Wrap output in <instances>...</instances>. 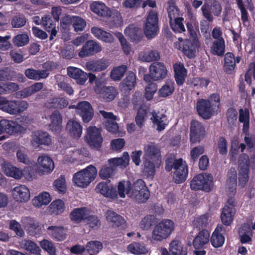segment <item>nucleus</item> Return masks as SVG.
I'll use <instances>...</instances> for the list:
<instances>
[{
	"mask_svg": "<svg viewBox=\"0 0 255 255\" xmlns=\"http://www.w3.org/2000/svg\"><path fill=\"white\" fill-rule=\"evenodd\" d=\"M255 230V221L250 220L245 223L239 229V233L241 238V242L243 244L249 243L251 241L252 233Z\"/></svg>",
	"mask_w": 255,
	"mask_h": 255,
	"instance_id": "a211bd4d",
	"label": "nucleus"
},
{
	"mask_svg": "<svg viewBox=\"0 0 255 255\" xmlns=\"http://www.w3.org/2000/svg\"><path fill=\"white\" fill-rule=\"evenodd\" d=\"M174 84L170 81H167L159 90V95L166 97L171 95L174 91Z\"/></svg>",
	"mask_w": 255,
	"mask_h": 255,
	"instance_id": "e2e57ef3",
	"label": "nucleus"
},
{
	"mask_svg": "<svg viewBox=\"0 0 255 255\" xmlns=\"http://www.w3.org/2000/svg\"><path fill=\"white\" fill-rule=\"evenodd\" d=\"M150 119L153 123L157 126V129L158 131L165 128L167 125V119L164 115L154 111L152 113V117Z\"/></svg>",
	"mask_w": 255,
	"mask_h": 255,
	"instance_id": "a18cd8bd",
	"label": "nucleus"
},
{
	"mask_svg": "<svg viewBox=\"0 0 255 255\" xmlns=\"http://www.w3.org/2000/svg\"><path fill=\"white\" fill-rule=\"evenodd\" d=\"M250 112L247 109H241L239 111V121L243 123V131L247 133L249 128Z\"/></svg>",
	"mask_w": 255,
	"mask_h": 255,
	"instance_id": "bf43d9fd",
	"label": "nucleus"
},
{
	"mask_svg": "<svg viewBox=\"0 0 255 255\" xmlns=\"http://www.w3.org/2000/svg\"><path fill=\"white\" fill-rule=\"evenodd\" d=\"M100 113L106 120L105 126L107 130L112 133H116L118 129V126L116 123V117L112 113L100 111Z\"/></svg>",
	"mask_w": 255,
	"mask_h": 255,
	"instance_id": "bb28decb",
	"label": "nucleus"
},
{
	"mask_svg": "<svg viewBox=\"0 0 255 255\" xmlns=\"http://www.w3.org/2000/svg\"><path fill=\"white\" fill-rule=\"evenodd\" d=\"M95 91L97 94L100 95V97L108 101L114 100L118 94L117 90L113 87L99 88L98 81H96Z\"/></svg>",
	"mask_w": 255,
	"mask_h": 255,
	"instance_id": "cd10ccee",
	"label": "nucleus"
},
{
	"mask_svg": "<svg viewBox=\"0 0 255 255\" xmlns=\"http://www.w3.org/2000/svg\"><path fill=\"white\" fill-rule=\"evenodd\" d=\"M47 231L48 235L57 241H62L67 236L66 230L62 226H49Z\"/></svg>",
	"mask_w": 255,
	"mask_h": 255,
	"instance_id": "c756f323",
	"label": "nucleus"
},
{
	"mask_svg": "<svg viewBox=\"0 0 255 255\" xmlns=\"http://www.w3.org/2000/svg\"><path fill=\"white\" fill-rule=\"evenodd\" d=\"M128 250L131 253L140 255H144L148 252V250L143 243L134 242L128 246Z\"/></svg>",
	"mask_w": 255,
	"mask_h": 255,
	"instance_id": "603ef678",
	"label": "nucleus"
},
{
	"mask_svg": "<svg viewBox=\"0 0 255 255\" xmlns=\"http://www.w3.org/2000/svg\"><path fill=\"white\" fill-rule=\"evenodd\" d=\"M20 246L28 252L39 255L40 254V249L39 247L34 242L28 240H22L20 243Z\"/></svg>",
	"mask_w": 255,
	"mask_h": 255,
	"instance_id": "4d7b16f0",
	"label": "nucleus"
},
{
	"mask_svg": "<svg viewBox=\"0 0 255 255\" xmlns=\"http://www.w3.org/2000/svg\"><path fill=\"white\" fill-rule=\"evenodd\" d=\"M21 223L25 229L29 232L33 233L38 230L39 224L33 218L25 217L21 220Z\"/></svg>",
	"mask_w": 255,
	"mask_h": 255,
	"instance_id": "864d4df0",
	"label": "nucleus"
},
{
	"mask_svg": "<svg viewBox=\"0 0 255 255\" xmlns=\"http://www.w3.org/2000/svg\"><path fill=\"white\" fill-rule=\"evenodd\" d=\"M213 177L211 174L203 173L195 176L191 180L190 187L192 190H202L207 192L213 187Z\"/></svg>",
	"mask_w": 255,
	"mask_h": 255,
	"instance_id": "39448f33",
	"label": "nucleus"
},
{
	"mask_svg": "<svg viewBox=\"0 0 255 255\" xmlns=\"http://www.w3.org/2000/svg\"><path fill=\"white\" fill-rule=\"evenodd\" d=\"M183 21V18L180 17L170 19L171 27L175 32L181 33L185 31Z\"/></svg>",
	"mask_w": 255,
	"mask_h": 255,
	"instance_id": "69168bd1",
	"label": "nucleus"
},
{
	"mask_svg": "<svg viewBox=\"0 0 255 255\" xmlns=\"http://www.w3.org/2000/svg\"><path fill=\"white\" fill-rule=\"evenodd\" d=\"M41 24L48 32L50 33V39L52 40L57 34L56 24L48 15H45L41 18Z\"/></svg>",
	"mask_w": 255,
	"mask_h": 255,
	"instance_id": "e433bc0d",
	"label": "nucleus"
},
{
	"mask_svg": "<svg viewBox=\"0 0 255 255\" xmlns=\"http://www.w3.org/2000/svg\"><path fill=\"white\" fill-rule=\"evenodd\" d=\"M220 98L218 94H213L208 100L197 101L196 109L199 115L204 119H208L219 112Z\"/></svg>",
	"mask_w": 255,
	"mask_h": 255,
	"instance_id": "f03ea898",
	"label": "nucleus"
},
{
	"mask_svg": "<svg viewBox=\"0 0 255 255\" xmlns=\"http://www.w3.org/2000/svg\"><path fill=\"white\" fill-rule=\"evenodd\" d=\"M175 48L181 50L184 54L189 58H192L195 56L197 48L199 47V43L198 39L183 40L179 38L178 41L174 43Z\"/></svg>",
	"mask_w": 255,
	"mask_h": 255,
	"instance_id": "0eeeda50",
	"label": "nucleus"
},
{
	"mask_svg": "<svg viewBox=\"0 0 255 255\" xmlns=\"http://www.w3.org/2000/svg\"><path fill=\"white\" fill-rule=\"evenodd\" d=\"M169 250L172 255H187V251L184 248L180 241L173 240L169 244Z\"/></svg>",
	"mask_w": 255,
	"mask_h": 255,
	"instance_id": "3c124183",
	"label": "nucleus"
},
{
	"mask_svg": "<svg viewBox=\"0 0 255 255\" xmlns=\"http://www.w3.org/2000/svg\"><path fill=\"white\" fill-rule=\"evenodd\" d=\"M211 220L209 214H204L195 217L193 221V225L196 228H202L206 227Z\"/></svg>",
	"mask_w": 255,
	"mask_h": 255,
	"instance_id": "6e6d98bb",
	"label": "nucleus"
},
{
	"mask_svg": "<svg viewBox=\"0 0 255 255\" xmlns=\"http://www.w3.org/2000/svg\"><path fill=\"white\" fill-rule=\"evenodd\" d=\"M147 117V111L145 105H141L138 110L135 120L136 125L140 128L142 127Z\"/></svg>",
	"mask_w": 255,
	"mask_h": 255,
	"instance_id": "0e129e2a",
	"label": "nucleus"
},
{
	"mask_svg": "<svg viewBox=\"0 0 255 255\" xmlns=\"http://www.w3.org/2000/svg\"><path fill=\"white\" fill-rule=\"evenodd\" d=\"M25 75L30 79L39 80L40 79L46 78L48 73L46 70H35L33 69H28L25 70Z\"/></svg>",
	"mask_w": 255,
	"mask_h": 255,
	"instance_id": "5fc2aeb1",
	"label": "nucleus"
},
{
	"mask_svg": "<svg viewBox=\"0 0 255 255\" xmlns=\"http://www.w3.org/2000/svg\"><path fill=\"white\" fill-rule=\"evenodd\" d=\"M237 172L235 168H231L227 175L225 185L227 195H235L237 189Z\"/></svg>",
	"mask_w": 255,
	"mask_h": 255,
	"instance_id": "aec40b11",
	"label": "nucleus"
},
{
	"mask_svg": "<svg viewBox=\"0 0 255 255\" xmlns=\"http://www.w3.org/2000/svg\"><path fill=\"white\" fill-rule=\"evenodd\" d=\"M236 214V209L233 207H229L225 205L223 208L221 215V218L223 224L226 226H229L234 220Z\"/></svg>",
	"mask_w": 255,
	"mask_h": 255,
	"instance_id": "a19ab883",
	"label": "nucleus"
},
{
	"mask_svg": "<svg viewBox=\"0 0 255 255\" xmlns=\"http://www.w3.org/2000/svg\"><path fill=\"white\" fill-rule=\"evenodd\" d=\"M1 168L7 176L12 177L17 180L21 179V169L5 161L1 164Z\"/></svg>",
	"mask_w": 255,
	"mask_h": 255,
	"instance_id": "393cba45",
	"label": "nucleus"
},
{
	"mask_svg": "<svg viewBox=\"0 0 255 255\" xmlns=\"http://www.w3.org/2000/svg\"><path fill=\"white\" fill-rule=\"evenodd\" d=\"M31 143L32 146L36 148L40 145H50L51 143V138L46 132L37 131L33 133Z\"/></svg>",
	"mask_w": 255,
	"mask_h": 255,
	"instance_id": "6ab92c4d",
	"label": "nucleus"
},
{
	"mask_svg": "<svg viewBox=\"0 0 255 255\" xmlns=\"http://www.w3.org/2000/svg\"><path fill=\"white\" fill-rule=\"evenodd\" d=\"M65 208L64 201L61 199H56L50 203L47 210L50 214L58 215L62 214L64 211Z\"/></svg>",
	"mask_w": 255,
	"mask_h": 255,
	"instance_id": "49530a36",
	"label": "nucleus"
},
{
	"mask_svg": "<svg viewBox=\"0 0 255 255\" xmlns=\"http://www.w3.org/2000/svg\"><path fill=\"white\" fill-rule=\"evenodd\" d=\"M67 71L68 75L75 79L78 85H84L88 78V74L86 72L75 67H68Z\"/></svg>",
	"mask_w": 255,
	"mask_h": 255,
	"instance_id": "b1692460",
	"label": "nucleus"
},
{
	"mask_svg": "<svg viewBox=\"0 0 255 255\" xmlns=\"http://www.w3.org/2000/svg\"><path fill=\"white\" fill-rule=\"evenodd\" d=\"M235 67V59L233 53H227L225 57L224 69L225 71L231 74L234 71Z\"/></svg>",
	"mask_w": 255,
	"mask_h": 255,
	"instance_id": "13d9d810",
	"label": "nucleus"
},
{
	"mask_svg": "<svg viewBox=\"0 0 255 255\" xmlns=\"http://www.w3.org/2000/svg\"><path fill=\"white\" fill-rule=\"evenodd\" d=\"M141 191L143 193V197H145L147 195V187L146 186L144 182L141 179H138L136 180L131 185L130 192L129 194V197L133 199L134 196L137 195L138 192Z\"/></svg>",
	"mask_w": 255,
	"mask_h": 255,
	"instance_id": "ea45409f",
	"label": "nucleus"
},
{
	"mask_svg": "<svg viewBox=\"0 0 255 255\" xmlns=\"http://www.w3.org/2000/svg\"><path fill=\"white\" fill-rule=\"evenodd\" d=\"M149 74H145L143 79L146 82H150L151 80L158 81L164 79L167 74V70L163 63L154 62L149 68Z\"/></svg>",
	"mask_w": 255,
	"mask_h": 255,
	"instance_id": "423d86ee",
	"label": "nucleus"
},
{
	"mask_svg": "<svg viewBox=\"0 0 255 255\" xmlns=\"http://www.w3.org/2000/svg\"><path fill=\"white\" fill-rule=\"evenodd\" d=\"M85 140L91 147L100 148L103 142L101 130L96 127L90 126L86 129Z\"/></svg>",
	"mask_w": 255,
	"mask_h": 255,
	"instance_id": "f8f14e48",
	"label": "nucleus"
},
{
	"mask_svg": "<svg viewBox=\"0 0 255 255\" xmlns=\"http://www.w3.org/2000/svg\"><path fill=\"white\" fill-rule=\"evenodd\" d=\"M97 175V170L93 165L76 172L72 181L75 185L81 188H86L93 181Z\"/></svg>",
	"mask_w": 255,
	"mask_h": 255,
	"instance_id": "20e7f679",
	"label": "nucleus"
},
{
	"mask_svg": "<svg viewBox=\"0 0 255 255\" xmlns=\"http://www.w3.org/2000/svg\"><path fill=\"white\" fill-rule=\"evenodd\" d=\"M210 234L207 230H202L199 233L194 239L193 246L196 250L204 248L205 246L209 243Z\"/></svg>",
	"mask_w": 255,
	"mask_h": 255,
	"instance_id": "72a5a7b5",
	"label": "nucleus"
},
{
	"mask_svg": "<svg viewBox=\"0 0 255 255\" xmlns=\"http://www.w3.org/2000/svg\"><path fill=\"white\" fill-rule=\"evenodd\" d=\"M72 25L75 31H82L86 26V22L85 19L79 16H73Z\"/></svg>",
	"mask_w": 255,
	"mask_h": 255,
	"instance_id": "774afa93",
	"label": "nucleus"
},
{
	"mask_svg": "<svg viewBox=\"0 0 255 255\" xmlns=\"http://www.w3.org/2000/svg\"><path fill=\"white\" fill-rule=\"evenodd\" d=\"M91 32L98 39L107 43H112L114 40L113 36L101 28L94 27L91 28Z\"/></svg>",
	"mask_w": 255,
	"mask_h": 255,
	"instance_id": "c03bdc74",
	"label": "nucleus"
},
{
	"mask_svg": "<svg viewBox=\"0 0 255 255\" xmlns=\"http://www.w3.org/2000/svg\"><path fill=\"white\" fill-rule=\"evenodd\" d=\"M201 10L204 17L211 22L214 19L213 15L219 16L222 12V6L216 0H211L209 2H205L202 6Z\"/></svg>",
	"mask_w": 255,
	"mask_h": 255,
	"instance_id": "9b49d317",
	"label": "nucleus"
},
{
	"mask_svg": "<svg viewBox=\"0 0 255 255\" xmlns=\"http://www.w3.org/2000/svg\"><path fill=\"white\" fill-rule=\"evenodd\" d=\"M250 161L248 155L243 154L239 160L238 183L240 188H244L246 186L249 179Z\"/></svg>",
	"mask_w": 255,
	"mask_h": 255,
	"instance_id": "6e6552de",
	"label": "nucleus"
},
{
	"mask_svg": "<svg viewBox=\"0 0 255 255\" xmlns=\"http://www.w3.org/2000/svg\"><path fill=\"white\" fill-rule=\"evenodd\" d=\"M136 85V76L133 72H128L126 77L121 84L123 91H128L134 88Z\"/></svg>",
	"mask_w": 255,
	"mask_h": 255,
	"instance_id": "de8ad7c7",
	"label": "nucleus"
},
{
	"mask_svg": "<svg viewBox=\"0 0 255 255\" xmlns=\"http://www.w3.org/2000/svg\"><path fill=\"white\" fill-rule=\"evenodd\" d=\"M65 129L69 135L74 139H79L82 134V126L79 122L73 119L68 121Z\"/></svg>",
	"mask_w": 255,
	"mask_h": 255,
	"instance_id": "412c9836",
	"label": "nucleus"
},
{
	"mask_svg": "<svg viewBox=\"0 0 255 255\" xmlns=\"http://www.w3.org/2000/svg\"><path fill=\"white\" fill-rule=\"evenodd\" d=\"M158 32V17L156 12H149L144 27V32L148 38L155 37Z\"/></svg>",
	"mask_w": 255,
	"mask_h": 255,
	"instance_id": "9d476101",
	"label": "nucleus"
},
{
	"mask_svg": "<svg viewBox=\"0 0 255 255\" xmlns=\"http://www.w3.org/2000/svg\"><path fill=\"white\" fill-rule=\"evenodd\" d=\"M90 8L92 12L99 16L107 17L111 16V10L102 1H95L92 2L90 5Z\"/></svg>",
	"mask_w": 255,
	"mask_h": 255,
	"instance_id": "a878e982",
	"label": "nucleus"
},
{
	"mask_svg": "<svg viewBox=\"0 0 255 255\" xmlns=\"http://www.w3.org/2000/svg\"><path fill=\"white\" fill-rule=\"evenodd\" d=\"M109 65V63L104 60L100 59L96 61H90L86 64V69L88 71H100L106 69Z\"/></svg>",
	"mask_w": 255,
	"mask_h": 255,
	"instance_id": "09e8293b",
	"label": "nucleus"
},
{
	"mask_svg": "<svg viewBox=\"0 0 255 255\" xmlns=\"http://www.w3.org/2000/svg\"><path fill=\"white\" fill-rule=\"evenodd\" d=\"M173 69L177 84L179 85H182L187 76V70L184 65L179 62H177L174 64Z\"/></svg>",
	"mask_w": 255,
	"mask_h": 255,
	"instance_id": "f704fd0d",
	"label": "nucleus"
},
{
	"mask_svg": "<svg viewBox=\"0 0 255 255\" xmlns=\"http://www.w3.org/2000/svg\"><path fill=\"white\" fill-rule=\"evenodd\" d=\"M102 50L101 45L93 40H89L83 46L79 53L80 57L94 55Z\"/></svg>",
	"mask_w": 255,
	"mask_h": 255,
	"instance_id": "4be33fe9",
	"label": "nucleus"
},
{
	"mask_svg": "<svg viewBox=\"0 0 255 255\" xmlns=\"http://www.w3.org/2000/svg\"><path fill=\"white\" fill-rule=\"evenodd\" d=\"M91 212V210L86 207L75 208L70 213V219L78 223L82 221L85 222Z\"/></svg>",
	"mask_w": 255,
	"mask_h": 255,
	"instance_id": "c85d7f7f",
	"label": "nucleus"
},
{
	"mask_svg": "<svg viewBox=\"0 0 255 255\" xmlns=\"http://www.w3.org/2000/svg\"><path fill=\"white\" fill-rule=\"evenodd\" d=\"M190 139L191 142H200L205 135V129L201 123L197 121L191 122L190 128Z\"/></svg>",
	"mask_w": 255,
	"mask_h": 255,
	"instance_id": "f3484780",
	"label": "nucleus"
},
{
	"mask_svg": "<svg viewBox=\"0 0 255 255\" xmlns=\"http://www.w3.org/2000/svg\"><path fill=\"white\" fill-rule=\"evenodd\" d=\"M125 34L132 42H137L141 38L142 31L137 26L131 24L128 26L125 30Z\"/></svg>",
	"mask_w": 255,
	"mask_h": 255,
	"instance_id": "58836bf2",
	"label": "nucleus"
},
{
	"mask_svg": "<svg viewBox=\"0 0 255 255\" xmlns=\"http://www.w3.org/2000/svg\"><path fill=\"white\" fill-rule=\"evenodd\" d=\"M52 198L51 195L47 192L44 191L35 196L32 200V205L37 208H41L43 206L48 205Z\"/></svg>",
	"mask_w": 255,
	"mask_h": 255,
	"instance_id": "2f4dec72",
	"label": "nucleus"
},
{
	"mask_svg": "<svg viewBox=\"0 0 255 255\" xmlns=\"http://www.w3.org/2000/svg\"><path fill=\"white\" fill-rule=\"evenodd\" d=\"M223 226H218L212 233L211 238V243L215 248L220 247L223 246L225 242V237L222 235Z\"/></svg>",
	"mask_w": 255,
	"mask_h": 255,
	"instance_id": "79ce46f5",
	"label": "nucleus"
},
{
	"mask_svg": "<svg viewBox=\"0 0 255 255\" xmlns=\"http://www.w3.org/2000/svg\"><path fill=\"white\" fill-rule=\"evenodd\" d=\"M211 52L214 55H222L225 52V41L223 38L216 40L211 48Z\"/></svg>",
	"mask_w": 255,
	"mask_h": 255,
	"instance_id": "052dcab7",
	"label": "nucleus"
},
{
	"mask_svg": "<svg viewBox=\"0 0 255 255\" xmlns=\"http://www.w3.org/2000/svg\"><path fill=\"white\" fill-rule=\"evenodd\" d=\"M173 179L177 183H180L185 181L188 175V167L185 161L182 158L174 160V161Z\"/></svg>",
	"mask_w": 255,
	"mask_h": 255,
	"instance_id": "4468645a",
	"label": "nucleus"
},
{
	"mask_svg": "<svg viewBox=\"0 0 255 255\" xmlns=\"http://www.w3.org/2000/svg\"><path fill=\"white\" fill-rule=\"evenodd\" d=\"M51 123L49 128L55 133L59 132L62 129V118L61 114L57 111H54L50 117Z\"/></svg>",
	"mask_w": 255,
	"mask_h": 255,
	"instance_id": "c9c22d12",
	"label": "nucleus"
},
{
	"mask_svg": "<svg viewBox=\"0 0 255 255\" xmlns=\"http://www.w3.org/2000/svg\"><path fill=\"white\" fill-rule=\"evenodd\" d=\"M95 190L104 196L112 199H117L116 189L112 185H109L107 182H102L97 184Z\"/></svg>",
	"mask_w": 255,
	"mask_h": 255,
	"instance_id": "5701e85b",
	"label": "nucleus"
},
{
	"mask_svg": "<svg viewBox=\"0 0 255 255\" xmlns=\"http://www.w3.org/2000/svg\"><path fill=\"white\" fill-rule=\"evenodd\" d=\"M36 164L37 172L40 175L51 173L55 167L52 158L45 154H42L38 156Z\"/></svg>",
	"mask_w": 255,
	"mask_h": 255,
	"instance_id": "1a4fd4ad",
	"label": "nucleus"
},
{
	"mask_svg": "<svg viewBox=\"0 0 255 255\" xmlns=\"http://www.w3.org/2000/svg\"><path fill=\"white\" fill-rule=\"evenodd\" d=\"M156 221L155 216L148 215L143 218L139 224L140 229L143 230H148Z\"/></svg>",
	"mask_w": 255,
	"mask_h": 255,
	"instance_id": "680f3d73",
	"label": "nucleus"
},
{
	"mask_svg": "<svg viewBox=\"0 0 255 255\" xmlns=\"http://www.w3.org/2000/svg\"><path fill=\"white\" fill-rule=\"evenodd\" d=\"M117 188V198L118 197L125 198L126 195L129 197L131 183L129 181L123 180L120 181L118 183Z\"/></svg>",
	"mask_w": 255,
	"mask_h": 255,
	"instance_id": "8fccbe9b",
	"label": "nucleus"
},
{
	"mask_svg": "<svg viewBox=\"0 0 255 255\" xmlns=\"http://www.w3.org/2000/svg\"><path fill=\"white\" fill-rule=\"evenodd\" d=\"M174 222L169 219H164L153 228L150 238V242H161L167 239L174 229Z\"/></svg>",
	"mask_w": 255,
	"mask_h": 255,
	"instance_id": "7ed1b4c3",
	"label": "nucleus"
},
{
	"mask_svg": "<svg viewBox=\"0 0 255 255\" xmlns=\"http://www.w3.org/2000/svg\"><path fill=\"white\" fill-rule=\"evenodd\" d=\"M143 152V172L147 177L152 178L155 168L161 163L160 149L155 143L148 142L144 145Z\"/></svg>",
	"mask_w": 255,
	"mask_h": 255,
	"instance_id": "f257e3e1",
	"label": "nucleus"
},
{
	"mask_svg": "<svg viewBox=\"0 0 255 255\" xmlns=\"http://www.w3.org/2000/svg\"><path fill=\"white\" fill-rule=\"evenodd\" d=\"M16 101H8L0 97V110L10 115H16Z\"/></svg>",
	"mask_w": 255,
	"mask_h": 255,
	"instance_id": "37998d69",
	"label": "nucleus"
},
{
	"mask_svg": "<svg viewBox=\"0 0 255 255\" xmlns=\"http://www.w3.org/2000/svg\"><path fill=\"white\" fill-rule=\"evenodd\" d=\"M11 196L18 203H26L30 199V191L25 185L20 184L13 187L11 190Z\"/></svg>",
	"mask_w": 255,
	"mask_h": 255,
	"instance_id": "ddd939ff",
	"label": "nucleus"
},
{
	"mask_svg": "<svg viewBox=\"0 0 255 255\" xmlns=\"http://www.w3.org/2000/svg\"><path fill=\"white\" fill-rule=\"evenodd\" d=\"M87 157L89 155L88 150L85 148L80 149L75 148L68 149L66 152L64 160L65 162H73L79 155Z\"/></svg>",
	"mask_w": 255,
	"mask_h": 255,
	"instance_id": "7c9ffc66",
	"label": "nucleus"
},
{
	"mask_svg": "<svg viewBox=\"0 0 255 255\" xmlns=\"http://www.w3.org/2000/svg\"><path fill=\"white\" fill-rule=\"evenodd\" d=\"M127 69L126 65L115 67L111 72V77L114 81H119L124 76Z\"/></svg>",
	"mask_w": 255,
	"mask_h": 255,
	"instance_id": "338daca9",
	"label": "nucleus"
},
{
	"mask_svg": "<svg viewBox=\"0 0 255 255\" xmlns=\"http://www.w3.org/2000/svg\"><path fill=\"white\" fill-rule=\"evenodd\" d=\"M129 162V156L128 152L125 151L123 153V155L120 157L112 158L108 160V162L109 165L114 168L120 167L121 168L127 167Z\"/></svg>",
	"mask_w": 255,
	"mask_h": 255,
	"instance_id": "473e14b6",
	"label": "nucleus"
},
{
	"mask_svg": "<svg viewBox=\"0 0 255 255\" xmlns=\"http://www.w3.org/2000/svg\"><path fill=\"white\" fill-rule=\"evenodd\" d=\"M70 109L75 108L77 113L79 115L84 123H89L93 118L94 111L91 104L87 101H82L75 106H70Z\"/></svg>",
	"mask_w": 255,
	"mask_h": 255,
	"instance_id": "2eb2a0df",
	"label": "nucleus"
},
{
	"mask_svg": "<svg viewBox=\"0 0 255 255\" xmlns=\"http://www.w3.org/2000/svg\"><path fill=\"white\" fill-rule=\"evenodd\" d=\"M160 58L158 52L156 50L145 49L139 53L138 59L143 62H150L157 61Z\"/></svg>",
	"mask_w": 255,
	"mask_h": 255,
	"instance_id": "4c0bfd02",
	"label": "nucleus"
},
{
	"mask_svg": "<svg viewBox=\"0 0 255 255\" xmlns=\"http://www.w3.org/2000/svg\"><path fill=\"white\" fill-rule=\"evenodd\" d=\"M25 130V128L16 122L7 120L0 121V135L4 132L9 134L21 133Z\"/></svg>",
	"mask_w": 255,
	"mask_h": 255,
	"instance_id": "dca6fc26",
	"label": "nucleus"
}]
</instances>
